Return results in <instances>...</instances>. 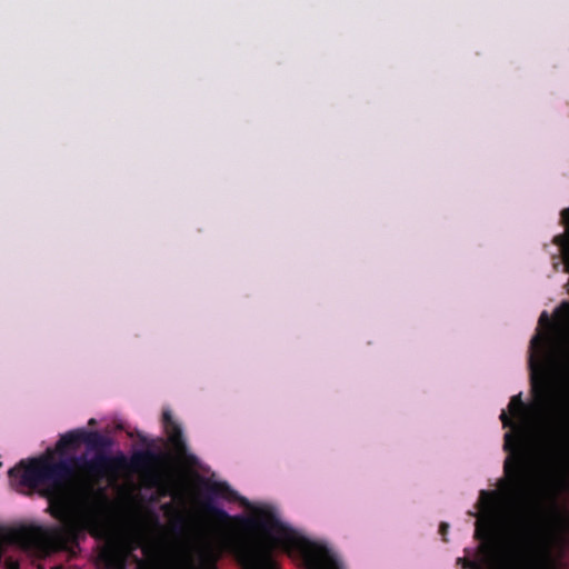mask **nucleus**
I'll return each instance as SVG.
<instances>
[{
    "instance_id": "nucleus-1",
    "label": "nucleus",
    "mask_w": 569,
    "mask_h": 569,
    "mask_svg": "<svg viewBox=\"0 0 569 569\" xmlns=\"http://www.w3.org/2000/svg\"><path fill=\"white\" fill-rule=\"evenodd\" d=\"M81 435L82 443L94 451L91 458L86 455L56 458L53 452L47 451L37 458L21 460L9 470L11 479H19L21 486L48 501L47 512L60 522L52 527H21L14 532L18 541L66 551L78 546L86 531L96 535V519L83 507L98 482L126 469L140 472L150 487L162 481L168 455L146 449L133 452L130 459L122 452L112 456L108 453L112 447L110 437L86 429Z\"/></svg>"
},
{
    "instance_id": "nucleus-2",
    "label": "nucleus",
    "mask_w": 569,
    "mask_h": 569,
    "mask_svg": "<svg viewBox=\"0 0 569 569\" xmlns=\"http://www.w3.org/2000/svg\"><path fill=\"white\" fill-rule=\"evenodd\" d=\"M550 341L535 336L530 341L529 367L531 370V392L533 403L528 407L521 393L511 397L508 410L501 411L500 420L503 428L511 430L505 433L503 449L513 455L505 462V472L517 481L525 467L523 449L531 430L537 431L550 441H559L569 435V398L560 410L550 415L551 382L545 365V356Z\"/></svg>"
},
{
    "instance_id": "nucleus-3",
    "label": "nucleus",
    "mask_w": 569,
    "mask_h": 569,
    "mask_svg": "<svg viewBox=\"0 0 569 569\" xmlns=\"http://www.w3.org/2000/svg\"><path fill=\"white\" fill-rule=\"evenodd\" d=\"M218 498L239 501L242 506L250 507L249 501L239 497L237 491L227 482L206 481L203 483L201 508L206 515L217 522L226 527L234 523L248 532L261 531L274 547L301 558L307 569H342L339 561L325 546L309 540L292 527L282 522L272 508L260 507L253 510L252 516L232 517L224 509L217 506L216 499Z\"/></svg>"
},
{
    "instance_id": "nucleus-4",
    "label": "nucleus",
    "mask_w": 569,
    "mask_h": 569,
    "mask_svg": "<svg viewBox=\"0 0 569 569\" xmlns=\"http://www.w3.org/2000/svg\"><path fill=\"white\" fill-rule=\"evenodd\" d=\"M501 501L502 495L499 491H480L479 508L481 516L476 521L475 538L481 541V549L486 553H492L498 548L496 516Z\"/></svg>"
},
{
    "instance_id": "nucleus-5",
    "label": "nucleus",
    "mask_w": 569,
    "mask_h": 569,
    "mask_svg": "<svg viewBox=\"0 0 569 569\" xmlns=\"http://www.w3.org/2000/svg\"><path fill=\"white\" fill-rule=\"evenodd\" d=\"M228 545L248 569H278L271 547L256 537L229 536Z\"/></svg>"
},
{
    "instance_id": "nucleus-6",
    "label": "nucleus",
    "mask_w": 569,
    "mask_h": 569,
    "mask_svg": "<svg viewBox=\"0 0 569 569\" xmlns=\"http://www.w3.org/2000/svg\"><path fill=\"white\" fill-rule=\"evenodd\" d=\"M162 423L164 432L168 437V442L171 446L177 459L193 463L196 461V457L188 452V447L182 433V429L179 423L173 420L169 410L163 411Z\"/></svg>"
},
{
    "instance_id": "nucleus-7",
    "label": "nucleus",
    "mask_w": 569,
    "mask_h": 569,
    "mask_svg": "<svg viewBox=\"0 0 569 569\" xmlns=\"http://www.w3.org/2000/svg\"><path fill=\"white\" fill-rule=\"evenodd\" d=\"M131 550H124L117 546L103 548L99 553V561L106 569H127L128 558Z\"/></svg>"
},
{
    "instance_id": "nucleus-8",
    "label": "nucleus",
    "mask_w": 569,
    "mask_h": 569,
    "mask_svg": "<svg viewBox=\"0 0 569 569\" xmlns=\"http://www.w3.org/2000/svg\"><path fill=\"white\" fill-rule=\"evenodd\" d=\"M82 429H74L60 436L56 443L54 450L59 455L56 458H64L63 455L67 450H74L82 443Z\"/></svg>"
},
{
    "instance_id": "nucleus-9",
    "label": "nucleus",
    "mask_w": 569,
    "mask_h": 569,
    "mask_svg": "<svg viewBox=\"0 0 569 569\" xmlns=\"http://www.w3.org/2000/svg\"><path fill=\"white\" fill-rule=\"evenodd\" d=\"M457 563L460 565L463 569H479L480 567L477 562L467 558H458Z\"/></svg>"
},
{
    "instance_id": "nucleus-10",
    "label": "nucleus",
    "mask_w": 569,
    "mask_h": 569,
    "mask_svg": "<svg viewBox=\"0 0 569 569\" xmlns=\"http://www.w3.org/2000/svg\"><path fill=\"white\" fill-rule=\"evenodd\" d=\"M560 310L562 311V319L566 326L569 327V301L562 302L560 306Z\"/></svg>"
},
{
    "instance_id": "nucleus-11",
    "label": "nucleus",
    "mask_w": 569,
    "mask_h": 569,
    "mask_svg": "<svg viewBox=\"0 0 569 569\" xmlns=\"http://www.w3.org/2000/svg\"><path fill=\"white\" fill-rule=\"evenodd\" d=\"M134 558V561L138 563L139 568L140 569H158L156 566L153 565H146L142 560H140L138 557H133ZM189 569H193V568H189Z\"/></svg>"
},
{
    "instance_id": "nucleus-12",
    "label": "nucleus",
    "mask_w": 569,
    "mask_h": 569,
    "mask_svg": "<svg viewBox=\"0 0 569 569\" xmlns=\"http://www.w3.org/2000/svg\"><path fill=\"white\" fill-rule=\"evenodd\" d=\"M7 569H20L19 563L17 561H13L11 559H8L6 561Z\"/></svg>"
},
{
    "instance_id": "nucleus-13",
    "label": "nucleus",
    "mask_w": 569,
    "mask_h": 569,
    "mask_svg": "<svg viewBox=\"0 0 569 569\" xmlns=\"http://www.w3.org/2000/svg\"><path fill=\"white\" fill-rule=\"evenodd\" d=\"M448 528H449L448 523L442 522L440 525V529H439L440 533L445 536L448 531Z\"/></svg>"
},
{
    "instance_id": "nucleus-14",
    "label": "nucleus",
    "mask_w": 569,
    "mask_h": 569,
    "mask_svg": "<svg viewBox=\"0 0 569 569\" xmlns=\"http://www.w3.org/2000/svg\"><path fill=\"white\" fill-rule=\"evenodd\" d=\"M545 321H548V315L546 311H543L540 316L539 323H542Z\"/></svg>"
}]
</instances>
